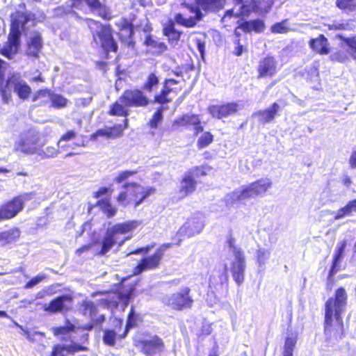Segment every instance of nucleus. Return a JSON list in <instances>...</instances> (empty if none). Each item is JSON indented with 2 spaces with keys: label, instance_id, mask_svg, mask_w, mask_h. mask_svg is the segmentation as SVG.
Instances as JSON below:
<instances>
[{
  "label": "nucleus",
  "instance_id": "obj_40",
  "mask_svg": "<svg viewBox=\"0 0 356 356\" xmlns=\"http://www.w3.org/2000/svg\"><path fill=\"white\" fill-rule=\"evenodd\" d=\"M337 38L343 42L347 47V51L354 59H356V35L345 37L341 34L337 35Z\"/></svg>",
  "mask_w": 356,
  "mask_h": 356
},
{
  "label": "nucleus",
  "instance_id": "obj_26",
  "mask_svg": "<svg viewBox=\"0 0 356 356\" xmlns=\"http://www.w3.org/2000/svg\"><path fill=\"white\" fill-rule=\"evenodd\" d=\"M203 226L200 222L195 220H187L178 229L176 236L182 238H191L198 234L202 230Z\"/></svg>",
  "mask_w": 356,
  "mask_h": 356
},
{
  "label": "nucleus",
  "instance_id": "obj_61",
  "mask_svg": "<svg viewBox=\"0 0 356 356\" xmlns=\"http://www.w3.org/2000/svg\"><path fill=\"white\" fill-rule=\"evenodd\" d=\"M348 56L342 51L339 50L331 55L330 59L332 61L343 63L348 60Z\"/></svg>",
  "mask_w": 356,
  "mask_h": 356
},
{
  "label": "nucleus",
  "instance_id": "obj_44",
  "mask_svg": "<svg viewBox=\"0 0 356 356\" xmlns=\"http://www.w3.org/2000/svg\"><path fill=\"white\" fill-rule=\"evenodd\" d=\"M81 313L84 316H89L91 318L95 316L97 312L96 305L90 300H83L80 304Z\"/></svg>",
  "mask_w": 356,
  "mask_h": 356
},
{
  "label": "nucleus",
  "instance_id": "obj_29",
  "mask_svg": "<svg viewBox=\"0 0 356 356\" xmlns=\"http://www.w3.org/2000/svg\"><path fill=\"white\" fill-rule=\"evenodd\" d=\"M138 222L136 220H128L124 222L117 223L107 230L114 236L118 234H126L137 227Z\"/></svg>",
  "mask_w": 356,
  "mask_h": 356
},
{
  "label": "nucleus",
  "instance_id": "obj_28",
  "mask_svg": "<svg viewBox=\"0 0 356 356\" xmlns=\"http://www.w3.org/2000/svg\"><path fill=\"white\" fill-rule=\"evenodd\" d=\"M43 46L42 38L40 34L35 33L31 36L26 44V54L34 58L39 57Z\"/></svg>",
  "mask_w": 356,
  "mask_h": 356
},
{
  "label": "nucleus",
  "instance_id": "obj_27",
  "mask_svg": "<svg viewBox=\"0 0 356 356\" xmlns=\"http://www.w3.org/2000/svg\"><path fill=\"white\" fill-rule=\"evenodd\" d=\"M308 44L315 54L327 55L330 52V42L323 34H319L316 38H311Z\"/></svg>",
  "mask_w": 356,
  "mask_h": 356
},
{
  "label": "nucleus",
  "instance_id": "obj_19",
  "mask_svg": "<svg viewBox=\"0 0 356 356\" xmlns=\"http://www.w3.org/2000/svg\"><path fill=\"white\" fill-rule=\"evenodd\" d=\"M172 126L177 129L181 127L189 128L193 127L194 129V134L195 136L202 132L204 130L200 116L197 114H183L172 122Z\"/></svg>",
  "mask_w": 356,
  "mask_h": 356
},
{
  "label": "nucleus",
  "instance_id": "obj_9",
  "mask_svg": "<svg viewBox=\"0 0 356 356\" xmlns=\"http://www.w3.org/2000/svg\"><path fill=\"white\" fill-rule=\"evenodd\" d=\"M31 193H23L16 195L0 205V221L9 220L20 213L25 202L31 199Z\"/></svg>",
  "mask_w": 356,
  "mask_h": 356
},
{
  "label": "nucleus",
  "instance_id": "obj_64",
  "mask_svg": "<svg viewBox=\"0 0 356 356\" xmlns=\"http://www.w3.org/2000/svg\"><path fill=\"white\" fill-rule=\"evenodd\" d=\"M349 165L352 169L356 168V149H353L349 157Z\"/></svg>",
  "mask_w": 356,
  "mask_h": 356
},
{
  "label": "nucleus",
  "instance_id": "obj_35",
  "mask_svg": "<svg viewBox=\"0 0 356 356\" xmlns=\"http://www.w3.org/2000/svg\"><path fill=\"white\" fill-rule=\"evenodd\" d=\"M143 321V316L140 314L136 313L134 307H131L127 317L126 325L125 326L123 325V328L128 334L130 329L138 326V325Z\"/></svg>",
  "mask_w": 356,
  "mask_h": 356
},
{
  "label": "nucleus",
  "instance_id": "obj_14",
  "mask_svg": "<svg viewBox=\"0 0 356 356\" xmlns=\"http://www.w3.org/2000/svg\"><path fill=\"white\" fill-rule=\"evenodd\" d=\"M194 300L191 295V289L184 287L181 291L172 293L168 298V305L173 310L184 311L190 309Z\"/></svg>",
  "mask_w": 356,
  "mask_h": 356
},
{
  "label": "nucleus",
  "instance_id": "obj_12",
  "mask_svg": "<svg viewBox=\"0 0 356 356\" xmlns=\"http://www.w3.org/2000/svg\"><path fill=\"white\" fill-rule=\"evenodd\" d=\"M43 144L40 141V134L35 131H28L15 144V150L25 154H38Z\"/></svg>",
  "mask_w": 356,
  "mask_h": 356
},
{
  "label": "nucleus",
  "instance_id": "obj_30",
  "mask_svg": "<svg viewBox=\"0 0 356 356\" xmlns=\"http://www.w3.org/2000/svg\"><path fill=\"white\" fill-rule=\"evenodd\" d=\"M241 29L245 33H250L254 31L255 33H259L264 31L265 29V23L261 19H255L250 21H243L238 24V26L235 29Z\"/></svg>",
  "mask_w": 356,
  "mask_h": 356
},
{
  "label": "nucleus",
  "instance_id": "obj_39",
  "mask_svg": "<svg viewBox=\"0 0 356 356\" xmlns=\"http://www.w3.org/2000/svg\"><path fill=\"white\" fill-rule=\"evenodd\" d=\"M97 206L108 218L113 217L117 213V209L111 204L109 198H103L97 201Z\"/></svg>",
  "mask_w": 356,
  "mask_h": 356
},
{
  "label": "nucleus",
  "instance_id": "obj_21",
  "mask_svg": "<svg viewBox=\"0 0 356 356\" xmlns=\"http://www.w3.org/2000/svg\"><path fill=\"white\" fill-rule=\"evenodd\" d=\"M119 32L118 37L122 44L129 48H134V26L127 19L123 18L121 23L118 25Z\"/></svg>",
  "mask_w": 356,
  "mask_h": 356
},
{
  "label": "nucleus",
  "instance_id": "obj_43",
  "mask_svg": "<svg viewBox=\"0 0 356 356\" xmlns=\"http://www.w3.org/2000/svg\"><path fill=\"white\" fill-rule=\"evenodd\" d=\"M128 119H124L122 124H116L107 127L111 138L121 137L124 131L128 127Z\"/></svg>",
  "mask_w": 356,
  "mask_h": 356
},
{
  "label": "nucleus",
  "instance_id": "obj_54",
  "mask_svg": "<svg viewBox=\"0 0 356 356\" xmlns=\"http://www.w3.org/2000/svg\"><path fill=\"white\" fill-rule=\"evenodd\" d=\"M286 19L274 24L270 28L271 32L280 34L288 33L290 29L286 26Z\"/></svg>",
  "mask_w": 356,
  "mask_h": 356
},
{
  "label": "nucleus",
  "instance_id": "obj_45",
  "mask_svg": "<svg viewBox=\"0 0 356 356\" xmlns=\"http://www.w3.org/2000/svg\"><path fill=\"white\" fill-rule=\"evenodd\" d=\"M214 139L213 135L209 131L204 132L197 139V147L198 149H204L211 145Z\"/></svg>",
  "mask_w": 356,
  "mask_h": 356
},
{
  "label": "nucleus",
  "instance_id": "obj_18",
  "mask_svg": "<svg viewBox=\"0 0 356 356\" xmlns=\"http://www.w3.org/2000/svg\"><path fill=\"white\" fill-rule=\"evenodd\" d=\"M347 246V241H340L334 250V252L331 261V266L327 277V286L331 289L332 284L334 282V275L340 270V263L343 257L345 249Z\"/></svg>",
  "mask_w": 356,
  "mask_h": 356
},
{
  "label": "nucleus",
  "instance_id": "obj_63",
  "mask_svg": "<svg viewBox=\"0 0 356 356\" xmlns=\"http://www.w3.org/2000/svg\"><path fill=\"white\" fill-rule=\"evenodd\" d=\"M195 43L196 44V47L200 51L202 56H204V52H205V42L204 40H202L200 38H196L195 40Z\"/></svg>",
  "mask_w": 356,
  "mask_h": 356
},
{
  "label": "nucleus",
  "instance_id": "obj_59",
  "mask_svg": "<svg viewBox=\"0 0 356 356\" xmlns=\"http://www.w3.org/2000/svg\"><path fill=\"white\" fill-rule=\"evenodd\" d=\"M99 137L111 138L107 127L104 129H99L90 135V139L93 140H97Z\"/></svg>",
  "mask_w": 356,
  "mask_h": 356
},
{
  "label": "nucleus",
  "instance_id": "obj_50",
  "mask_svg": "<svg viewBox=\"0 0 356 356\" xmlns=\"http://www.w3.org/2000/svg\"><path fill=\"white\" fill-rule=\"evenodd\" d=\"M296 344V338L286 337L285 339L283 356H293V351Z\"/></svg>",
  "mask_w": 356,
  "mask_h": 356
},
{
  "label": "nucleus",
  "instance_id": "obj_53",
  "mask_svg": "<svg viewBox=\"0 0 356 356\" xmlns=\"http://www.w3.org/2000/svg\"><path fill=\"white\" fill-rule=\"evenodd\" d=\"M137 173H138L137 170H124V171L120 172L118 174V175L114 178V181L116 184H121V183L127 181L131 177L136 175Z\"/></svg>",
  "mask_w": 356,
  "mask_h": 356
},
{
  "label": "nucleus",
  "instance_id": "obj_49",
  "mask_svg": "<svg viewBox=\"0 0 356 356\" xmlns=\"http://www.w3.org/2000/svg\"><path fill=\"white\" fill-rule=\"evenodd\" d=\"M174 242L172 243H165L161 245L156 250V252L160 255V257L163 259L165 251L173 245H179L182 242V238H178L177 236H175L173 238Z\"/></svg>",
  "mask_w": 356,
  "mask_h": 356
},
{
  "label": "nucleus",
  "instance_id": "obj_34",
  "mask_svg": "<svg viewBox=\"0 0 356 356\" xmlns=\"http://www.w3.org/2000/svg\"><path fill=\"white\" fill-rule=\"evenodd\" d=\"M21 236V231L17 227L0 232V243L2 245L10 244L17 241Z\"/></svg>",
  "mask_w": 356,
  "mask_h": 356
},
{
  "label": "nucleus",
  "instance_id": "obj_38",
  "mask_svg": "<svg viewBox=\"0 0 356 356\" xmlns=\"http://www.w3.org/2000/svg\"><path fill=\"white\" fill-rule=\"evenodd\" d=\"M107 113L110 116L123 117L124 119H127L129 111L127 107L122 104L120 101H115L111 104Z\"/></svg>",
  "mask_w": 356,
  "mask_h": 356
},
{
  "label": "nucleus",
  "instance_id": "obj_52",
  "mask_svg": "<svg viewBox=\"0 0 356 356\" xmlns=\"http://www.w3.org/2000/svg\"><path fill=\"white\" fill-rule=\"evenodd\" d=\"M234 35H236V38L234 41L235 48L233 51V54L236 56H241L243 51H246V49L241 42V33H238L236 29L234 30Z\"/></svg>",
  "mask_w": 356,
  "mask_h": 356
},
{
  "label": "nucleus",
  "instance_id": "obj_56",
  "mask_svg": "<svg viewBox=\"0 0 356 356\" xmlns=\"http://www.w3.org/2000/svg\"><path fill=\"white\" fill-rule=\"evenodd\" d=\"M77 136V133L76 131L73 129L67 130L60 137L58 145H59L62 142H69L76 138Z\"/></svg>",
  "mask_w": 356,
  "mask_h": 356
},
{
  "label": "nucleus",
  "instance_id": "obj_1",
  "mask_svg": "<svg viewBox=\"0 0 356 356\" xmlns=\"http://www.w3.org/2000/svg\"><path fill=\"white\" fill-rule=\"evenodd\" d=\"M348 296L343 286L337 288L332 297L325 303L324 334L326 341L336 343L345 337L342 314L347 305Z\"/></svg>",
  "mask_w": 356,
  "mask_h": 356
},
{
  "label": "nucleus",
  "instance_id": "obj_42",
  "mask_svg": "<svg viewBox=\"0 0 356 356\" xmlns=\"http://www.w3.org/2000/svg\"><path fill=\"white\" fill-rule=\"evenodd\" d=\"M356 213V198L349 201L344 207L340 208L335 216V219H341L345 216Z\"/></svg>",
  "mask_w": 356,
  "mask_h": 356
},
{
  "label": "nucleus",
  "instance_id": "obj_25",
  "mask_svg": "<svg viewBox=\"0 0 356 356\" xmlns=\"http://www.w3.org/2000/svg\"><path fill=\"white\" fill-rule=\"evenodd\" d=\"M88 350V346L83 343L74 342L69 345L56 343L52 346L49 356H67L66 353L70 355H74L75 353L87 351Z\"/></svg>",
  "mask_w": 356,
  "mask_h": 356
},
{
  "label": "nucleus",
  "instance_id": "obj_7",
  "mask_svg": "<svg viewBox=\"0 0 356 356\" xmlns=\"http://www.w3.org/2000/svg\"><path fill=\"white\" fill-rule=\"evenodd\" d=\"M13 91L22 100L27 99L31 94V87L22 79L19 73L10 74L6 81L0 82V96L3 103L11 101Z\"/></svg>",
  "mask_w": 356,
  "mask_h": 356
},
{
  "label": "nucleus",
  "instance_id": "obj_41",
  "mask_svg": "<svg viewBox=\"0 0 356 356\" xmlns=\"http://www.w3.org/2000/svg\"><path fill=\"white\" fill-rule=\"evenodd\" d=\"M335 6L346 13H356V0H336Z\"/></svg>",
  "mask_w": 356,
  "mask_h": 356
},
{
  "label": "nucleus",
  "instance_id": "obj_13",
  "mask_svg": "<svg viewBox=\"0 0 356 356\" xmlns=\"http://www.w3.org/2000/svg\"><path fill=\"white\" fill-rule=\"evenodd\" d=\"M143 91L139 88L125 90L119 97V100L127 108L146 107L149 104L150 100Z\"/></svg>",
  "mask_w": 356,
  "mask_h": 356
},
{
  "label": "nucleus",
  "instance_id": "obj_51",
  "mask_svg": "<svg viewBox=\"0 0 356 356\" xmlns=\"http://www.w3.org/2000/svg\"><path fill=\"white\" fill-rule=\"evenodd\" d=\"M58 154V149L54 146H47L44 148L40 147L38 152L39 156L42 158H52Z\"/></svg>",
  "mask_w": 356,
  "mask_h": 356
},
{
  "label": "nucleus",
  "instance_id": "obj_20",
  "mask_svg": "<svg viewBox=\"0 0 356 356\" xmlns=\"http://www.w3.org/2000/svg\"><path fill=\"white\" fill-rule=\"evenodd\" d=\"M235 259L231 264L232 277L238 285H241L245 279V259L242 250L234 251Z\"/></svg>",
  "mask_w": 356,
  "mask_h": 356
},
{
  "label": "nucleus",
  "instance_id": "obj_23",
  "mask_svg": "<svg viewBox=\"0 0 356 356\" xmlns=\"http://www.w3.org/2000/svg\"><path fill=\"white\" fill-rule=\"evenodd\" d=\"M240 107L236 102L225 103L220 105H211L208 108L209 113L212 117L222 119L238 113Z\"/></svg>",
  "mask_w": 356,
  "mask_h": 356
},
{
  "label": "nucleus",
  "instance_id": "obj_16",
  "mask_svg": "<svg viewBox=\"0 0 356 356\" xmlns=\"http://www.w3.org/2000/svg\"><path fill=\"white\" fill-rule=\"evenodd\" d=\"M127 332L123 328V321L121 318L115 320V324L113 327L106 328L103 332V343L110 347H114L118 341L124 339L127 336Z\"/></svg>",
  "mask_w": 356,
  "mask_h": 356
},
{
  "label": "nucleus",
  "instance_id": "obj_47",
  "mask_svg": "<svg viewBox=\"0 0 356 356\" xmlns=\"http://www.w3.org/2000/svg\"><path fill=\"white\" fill-rule=\"evenodd\" d=\"M105 320V316L104 314H102L97 316L96 318L92 319L89 323L85 324L81 327H78V329L81 328L83 330L90 331L96 326H102Z\"/></svg>",
  "mask_w": 356,
  "mask_h": 356
},
{
  "label": "nucleus",
  "instance_id": "obj_8",
  "mask_svg": "<svg viewBox=\"0 0 356 356\" xmlns=\"http://www.w3.org/2000/svg\"><path fill=\"white\" fill-rule=\"evenodd\" d=\"M211 168L208 165L193 166L187 170L179 180L178 193L179 198L184 199L195 192L198 179L205 177Z\"/></svg>",
  "mask_w": 356,
  "mask_h": 356
},
{
  "label": "nucleus",
  "instance_id": "obj_48",
  "mask_svg": "<svg viewBox=\"0 0 356 356\" xmlns=\"http://www.w3.org/2000/svg\"><path fill=\"white\" fill-rule=\"evenodd\" d=\"M352 19L348 20L346 23L341 22H334L331 24H325L327 29L330 31H352L354 30L353 27H351L348 22H352Z\"/></svg>",
  "mask_w": 356,
  "mask_h": 356
},
{
  "label": "nucleus",
  "instance_id": "obj_3",
  "mask_svg": "<svg viewBox=\"0 0 356 356\" xmlns=\"http://www.w3.org/2000/svg\"><path fill=\"white\" fill-rule=\"evenodd\" d=\"M225 0H194V3H183L181 6L193 16L186 17V13L175 15V20L178 25L185 28H193L202 19L204 14L216 12L224 7Z\"/></svg>",
  "mask_w": 356,
  "mask_h": 356
},
{
  "label": "nucleus",
  "instance_id": "obj_37",
  "mask_svg": "<svg viewBox=\"0 0 356 356\" xmlns=\"http://www.w3.org/2000/svg\"><path fill=\"white\" fill-rule=\"evenodd\" d=\"M160 77L158 73L154 71L149 72L144 81L142 89L144 91L151 92L159 86Z\"/></svg>",
  "mask_w": 356,
  "mask_h": 356
},
{
  "label": "nucleus",
  "instance_id": "obj_33",
  "mask_svg": "<svg viewBox=\"0 0 356 356\" xmlns=\"http://www.w3.org/2000/svg\"><path fill=\"white\" fill-rule=\"evenodd\" d=\"M279 109V104L274 102L268 108L257 111V115L261 117L262 123H269L274 120Z\"/></svg>",
  "mask_w": 356,
  "mask_h": 356
},
{
  "label": "nucleus",
  "instance_id": "obj_58",
  "mask_svg": "<svg viewBox=\"0 0 356 356\" xmlns=\"http://www.w3.org/2000/svg\"><path fill=\"white\" fill-rule=\"evenodd\" d=\"M51 91L49 89H40L35 92L32 97V101L35 102L41 98L49 97L50 98Z\"/></svg>",
  "mask_w": 356,
  "mask_h": 356
},
{
  "label": "nucleus",
  "instance_id": "obj_10",
  "mask_svg": "<svg viewBox=\"0 0 356 356\" xmlns=\"http://www.w3.org/2000/svg\"><path fill=\"white\" fill-rule=\"evenodd\" d=\"M273 181L270 178L265 177L257 179L248 186H245L237 195L236 200L242 201L252 197L264 195L272 188Z\"/></svg>",
  "mask_w": 356,
  "mask_h": 356
},
{
  "label": "nucleus",
  "instance_id": "obj_46",
  "mask_svg": "<svg viewBox=\"0 0 356 356\" xmlns=\"http://www.w3.org/2000/svg\"><path fill=\"white\" fill-rule=\"evenodd\" d=\"M51 106L55 108H62L67 106V99L59 94H56L51 92L50 98Z\"/></svg>",
  "mask_w": 356,
  "mask_h": 356
},
{
  "label": "nucleus",
  "instance_id": "obj_62",
  "mask_svg": "<svg viewBox=\"0 0 356 356\" xmlns=\"http://www.w3.org/2000/svg\"><path fill=\"white\" fill-rule=\"evenodd\" d=\"M151 49L156 54H162L167 49L166 44L163 42L156 41L153 45L151 46Z\"/></svg>",
  "mask_w": 356,
  "mask_h": 356
},
{
  "label": "nucleus",
  "instance_id": "obj_15",
  "mask_svg": "<svg viewBox=\"0 0 356 356\" xmlns=\"http://www.w3.org/2000/svg\"><path fill=\"white\" fill-rule=\"evenodd\" d=\"M135 346L145 356H153L161 354L165 350V343L158 335H153L150 339H139Z\"/></svg>",
  "mask_w": 356,
  "mask_h": 356
},
{
  "label": "nucleus",
  "instance_id": "obj_31",
  "mask_svg": "<svg viewBox=\"0 0 356 356\" xmlns=\"http://www.w3.org/2000/svg\"><path fill=\"white\" fill-rule=\"evenodd\" d=\"M76 330H78V327L69 319H66L64 325L53 327L51 332L55 337H60L62 340H66V337L75 332Z\"/></svg>",
  "mask_w": 356,
  "mask_h": 356
},
{
  "label": "nucleus",
  "instance_id": "obj_11",
  "mask_svg": "<svg viewBox=\"0 0 356 356\" xmlns=\"http://www.w3.org/2000/svg\"><path fill=\"white\" fill-rule=\"evenodd\" d=\"M70 8L80 11L87 8L92 13L97 12V15L102 19L109 21L112 15L109 8L102 3L101 0H70Z\"/></svg>",
  "mask_w": 356,
  "mask_h": 356
},
{
  "label": "nucleus",
  "instance_id": "obj_60",
  "mask_svg": "<svg viewBox=\"0 0 356 356\" xmlns=\"http://www.w3.org/2000/svg\"><path fill=\"white\" fill-rule=\"evenodd\" d=\"M109 293L111 294H114V295H116V298L115 299H113V298H111V299H108V298H104L102 300H101V302L108 306V307H117L118 305V300H116L117 298H120V295L117 293L116 291H111L109 292Z\"/></svg>",
  "mask_w": 356,
  "mask_h": 356
},
{
  "label": "nucleus",
  "instance_id": "obj_22",
  "mask_svg": "<svg viewBox=\"0 0 356 356\" xmlns=\"http://www.w3.org/2000/svg\"><path fill=\"white\" fill-rule=\"evenodd\" d=\"M73 298L70 295H61L51 300L42 307L44 312L49 314H57L67 312L70 307L67 304H71Z\"/></svg>",
  "mask_w": 356,
  "mask_h": 356
},
{
  "label": "nucleus",
  "instance_id": "obj_55",
  "mask_svg": "<svg viewBox=\"0 0 356 356\" xmlns=\"http://www.w3.org/2000/svg\"><path fill=\"white\" fill-rule=\"evenodd\" d=\"M47 278V275L44 273L38 274L35 277H32L30 280H29L25 285L24 286V289H32L38 284L41 282L42 280Z\"/></svg>",
  "mask_w": 356,
  "mask_h": 356
},
{
  "label": "nucleus",
  "instance_id": "obj_57",
  "mask_svg": "<svg viewBox=\"0 0 356 356\" xmlns=\"http://www.w3.org/2000/svg\"><path fill=\"white\" fill-rule=\"evenodd\" d=\"M113 189L111 187L102 186L97 191L94 192L92 197L98 199L103 195H111Z\"/></svg>",
  "mask_w": 356,
  "mask_h": 356
},
{
  "label": "nucleus",
  "instance_id": "obj_24",
  "mask_svg": "<svg viewBox=\"0 0 356 356\" xmlns=\"http://www.w3.org/2000/svg\"><path fill=\"white\" fill-rule=\"evenodd\" d=\"M161 261L162 258L155 251L152 255L144 257L138 261L134 268L133 275H138L144 271L155 270L160 266Z\"/></svg>",
  "mask_w": 356,
  "mask_h": 356
},
{
  "label": "nucleus",
  "instance_id": "obj_4",
  "mask_svg": "<svg viewBox=\"0 0 356 356\" xmlns=\"http://www.w3.org/2000/svg\"><path fill=\"white\" fill-rule=\"evenodd\" d=\"M85 21L90 30H92L91 25L96 27V31H91L92 41L106 54H116L118 51L119 46L115 38V30L111 24H104L91 18H86Z\"/></svg>",
  "mask_w": 356,
  "mask_h": 356
},
{
  "label": "nucleus",
  "instance_id": "obj_6",
  "mask_svg": "<svg viewBox=\"0 0 356 356\" xmlns=\"http://www.w3.org/2000/svg\"><path fill=\"white\" fill-rule=\"evenodd\" d=\"M155 192L152 187L144 188L137 182H126L122 185V190L117 195L115 200L122 207H138L150 195Z\"/></svg>",
  "mask_w": 356,
  "mask_h": 356
},
{
  "label": "nucleus",
  "instance_id": "obj_17",
  "mask_svg": "<svg viewBox=\"0 0 356 356\" xmlns=\"http://www.w3.org/2000/svg\"><path fill=\"white\" fill-rule=\"evenodd\" d=\"M278 71L277 61L275 56L267 55L261 58L257 67V78L258 79L272 78Z\"/></svg>",
  "mask_w": 356,
  "mask_h": 356
},
{
  "label": "nucleus",
  "instance_id": "obj_2",
  "mask_svg": "<svg viewBox=\"0 0 356 356\" xmlns=\"http://www.w3.org/2000/svg\"><path fill=\"white\" fill-rule=\"evenodd\" d=\"M185 87V81L172 78L165 79L160 91L155 94L152 102L159 104L147 124L151 129H157L163 120V113L168 108L167 105L173 100L170 95H177Z\"/></svg>",
  "mask_w": 356,
  "mask_h": 356
},
{
  "label": "nucleus",
  "instance_id": "obj_36",
  "mask_svg": "<svg viewBox=\"0 0 356 356\" xmlns=\"http://www.w3.org/2000/svg\"><path fill=\"white\" fill-rule=\"evenodd\" d=\"M175 20L170 19L163 28V34L167 36L170 41L178 42L182 35V32L175 29Z\"/></svg>",
  "mask_w": 356,
  "mask_h": 356
},
{
  "label": "nucleus",
  "instance_id": "obj_5",
  "mask_svg": "<svg viewBox=\"0 0 356 356\" xmlns=\"http://www.w3.org/2000/svg\"><path fill=\"white\" fill-rule=\"evenodd\" d=\"M29 21V15L22 11L17 10L11 15L8 40L3 47L0 49V54L10 59L18 52L20 47L22 30L24 29Z\"/></svg>",
  "mask_w": 356,
  "mask_h": 356
},
{
  "label": "nucleus",
  "instance_id": "obj_32",
  "mask_svg": "<svg viewBox=\"0 0 356 356\" xmlns=\"http://www.w3.org/2000/svg\"><path fill=\"white\" fill-rule=\"evenodd\" d=\"M117 243V237H114L108 230L102 238L100 242V249L97 254L99 256H105Z\"/></svg>",
  "mask_w": 356,
  "mask_h": 356
}]
</instances>
